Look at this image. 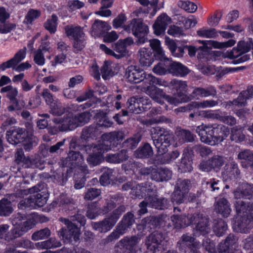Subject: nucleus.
<instances>
[{
	"mask_svg": "<svg viewBox=\"0 0 253 253\" xmlns=\"http://www.w3.org/2000/svg\"><path fill=\"white\" fill-rule=\"evenodd\" d=\"M84 159L80 153L72 151L69 153L68 157L65 160L60 162V165L63 167H67L71 169L77 167L79 169L83 171V173L79 177L80 179V180L78 179V175L75 177L74 187L76 189H81L84 185L85 181L84 174L86 173L87 167L85 165H82Z\"/></svg>",
	"mask_w": 253,
	"mask_h": 253,
	"instance_id": "nucleus-8",
	"label": "nucleus"
},
{
	"mask_svg": "<svg viewBox=\"0 0 253 253\" xmlns=\"http://www.w3.org/2000/svg\"><path fill=\"white\" fill-rule=\"evenodd\" d=\"M111 29V26L107 22L96 20L92 26L91 34L96 36H102Z\"/></svg>",
	"mask_w": 253,
	"mask_h": 253,
	"instance_id": "nucleus-34",
	"label": "nucleus"
},
{
	"mask_svg": "<svg viewBox=\"0 0 253 253\" xmlns=\"http://www.w3.org/2000/svg\"><path fill=\"white\" fill-rule=\"evenodd\" d=\"M126 17L125 14H119L113 21V26L115 29H118L123 26L126 21Z\"/></svg>",
	"mask_w": 253,
	"mask_h": 253,
	"instance_id": "nucleus-64",
	"label": "nucleus"
},
{
	"mask_svg": "<svg viewBox=\"0 0 253 253\" xmlns=\"http://www.w3.org/2000/svg\"><path fill=\"white\" fill-rule=\"evenodd\" d=\"M251 43H250V39L247 41H240L238 42L236 49L240 55V58L238 59L239 63H242L248 61L250 59V56L248 54H245L246 53L248 52L251 49Z\"/></svg>",
	"mask_w": 253,
	"mask_h": 253,
	"instance_id": "nucleus-32",
	"label": "nucleus"
},
{
	"mask_svg": "<svg viewBox=\"0 0 253 253\" xmlns=\"http://www.w3.org/2000/svg\"><path fill=\"white\" fill-rule=\"evenodd\" d=\"M134 221L133 215L131 213H127L124 216L122 222L117 226L116 230L108 237V240L112 241L119 238L121 235L126 233L127 229L133 224Z\"/></svg>",
	"mask_w": 253,
	"mask_h": 253,
	"instance_id": "nucleus-18",
	"label": "nucleus"
},
{
	"mask_svg": "<svg viewBox=\"0 0 253 253\" xmlns=\"http://www.w3.org/2000/svg\"><path fill=\"white\" fill-rule=\"evenodd\" d=\"M41 14V12L40 10L31 9L25 16L24 22L26 24H32L34 20L40 16Z\"/></svg>",
	"mask_w": 253,
	"mask_h": 253,
	"instance_id": "nucleus-50",
	"label": "nucleus"
},
{
	"mask_svg": "<svg viewBox=\"0 0 253 253\" xmlns=\"http://www.w3.org/2000/svg\"><path fill=\"white\" fill-rule=\"evenodd\" d=\"M163 235L161 233H154L149 235L146 240V245L147 249L153 253H156V251H159L164 245Z\"/></svg>",
	"mask_w": 253,
	"mask_h": 253,
	"instance_id": "nucleus-25",
	"label": "nucleus"
},
{
	"mask_svg": "<svg viewBox=\"0 0 253 253\" xmlns=\"http://www.w3.org/2000/svg\"><path fill=\"white\" fill-rule=\"evenodd\" d=\"M150 46L155 53V56L157 58H165V53L160 40L152 39L149 41Z\"/></svg>",
	"mask_w": 253,
	"mask_h": 253,
	"instance_id": "nucleus-41",
	"label": "nucleus"
},
{
	"mask_svg": "<svg viewBox=\"0 0 253 253\" xmlns=\"http://www.w3.org/2000/svg\"><path fill=\"white\" fill-rule=\"evenodd\" d=\"M181 245L182 247L187 246L190 248L193 252H195L197 249H198L201 246L199 242L195 240V239L188 235H184L182 238L181 241Z\"/></svg>",
	"mask_w": 253,
	"mask_h": 253,
	"instance_id": "nucleus-40",
	"label": "nucleus"
},
{
	"mask_svg": "<svg viewBox=\"0 0 253 253\" xmlns=\"http://www.w3.org/2000/svg\"><path fill=\"white\" fill-rule=\"evenodd\" d=\"M123 132H112L103 134L100 139L95 144L85 146V151L88 154L87 162L92 166L99 164L103 158V153L112 149V147L118 144V141L123 139Z\"/></svg>",
	"mask_w": 253,
	"mask_h": 253,
	"instance_id": "nucleus-2",
	"label": "nucleus"
},
{
	"mask_svg": "<svg viewBox=\"0 0 253 253\" xmlns=\"http://www.w3.org/2000/svg\"><path fill=\"white\" fill-rule=\"evenodd\" d=\"M152 154V149L148 144H145L143 146L139 147L134 152L135 156L139 158H148L151 156Z\"/></svg>",
	"mask_w": 253,
	"mask_h": 253,
	"instance_id": "nucleus-45",
	"label": "nucleus"
},
{
	"mask_svg": "<svg viewBox=\"0 0 253 253\" xmlns=\"http://www.w3.org/2000/svg\"><path fill=\"white\" fill-rule=\"evenodd\" d=\"M96 117L98 125L99 126L108 127H110L112 125V122H111L106 115L102 112L97 113Z\"/></svg>",
	"mask_w": 253,
	"mask_h": 253,
	"instance_id": "nucleus-53",
	"label": "nucleus"
},
{
	"mask_svg": "<svg viewBox=\"0 0 253 253\" xmlns=\"http://www.w3.org/2000/svg\"><path fill=\"white\" fill-rule=\"evenodd\" d=\"M198 36L205 38H214L218 36L217 33L214 29L202 28L197 31Z\"/></svg>",
	"mask_w": 253,
	"mask_h": 253,
	"instance_id": "nucleus-48",
	"label": "nucleus"
},
{
	"mask_svg": "<svg viewBox=\"0 0 253 253\" xmlns=\"http://www.w3.org/2000/svg\"><path fill=\"white\" fill-rule=\"evenodd\" d=\"M160 61L154 66L153 72L156 75L163 76L169 74L171 59L167 58H158Z\"/></svg>",
	"mask_w": 253,
	"mask_h": 253,
	"instance_id": "nucleus-31",
	"label": "nucleus"
},
{
	"mask_svg": "<svg viewBox=\"0 0 253 253\" xmlns=\"http://www.w3.org/2000/svg\"><path fill=\"white\" fill-rule=\"evenodd\" d=\"M227 228L226 223L222 219L219 220L213 227V231L217 236H222Z\"/></svg>",
	"mask_w": 253,
	"mask_h": 253,
	"instance_id": "nucleus-56",
	"label": "nucleus"
},
{
	"mask_svg": "<svg viewBox=\"0 0 253 253\" xmlns=\"http://www.w3.org/2000/svg\"><path fill=\"white\" fill-rule=\"evenodd\" d=\"M146 82H148L150 84V85L148 86L145 89V91L146 93V91L147 90L148 88L150 86H155V85H158L160 86H164V87H168L169 88L170 85V82H168V81L160 78H158L151 74H147L146 77Z\"/></svg>",
	"mask_w": 253,
	"mask_h": 253,
	"instance_id": "nucleus-38",
	"label": "nucleus"
},
{
	"mask_svg": "<svg viewBox=\"0 0 253 253\" xmlns=\"http://www.w3.org/2000/svg\"><path fill=\"white\" fill-rule=\"evenodd\" d=\"M243 128L240 126L234 127L231 130V139L236 142H240L245 139V135L243 133Z\"/></svg>",
	"mask_w": 253,
	"mask_h": 253,
	"instance_id": "nucleus-46",
	"label": "nucleus"
},
{
	"mask_svg": "<svg viewBox=\"0 0 253 253\" xmlns=\"http://www.w3.org/2000/svg\"><path fill=\"white\" fill-rule=\"evenodd\" d=\"M133 43V39L131 38H127L124 40H120L115 43L113 45L114 51L107 47L104 44L100 45V49L105 54L112 56L116 59H120L127 54V47Z\"/></svg>",
	"mask_w": 253,
	"mask_h": 253,
	"instance_id": "nucleus-11",
	"label": "nucleus"
},
{
	"mask_svg": "<svg viewBox=\"0 0 253 253\" xmlns=\"http://www.w3.org/2000/svg\"><path fill=\"white\" fill-rule=\"evenodd\" d=\"M123 28L125 31L128 33L131 32L135 37L138 38L140 43L145 42L144 38L148 32V27L140 19H133L128 24L124 25Z\"/></svg>",
	"mask_w": 253,
	"mask_h": 253,
	"instance_id": "nucleus-12",
	"label": "nucleus"
},
{
	"mask_svg": "<svg viewBox=\"0 0 253 253\" xmlns=\"http://www.w3.org/2000/svg\"><path fill=\"white\" fill-rule=\"evenodd\" d=\"M55 240L51 239L40 243L36 244L37 248L39 249H48L56 248L59 247L60 244L59 242H55Z\"/></svg>",
	"mask_w": 253,
	"mask_h": 253,
	"instance_id": "nucleus-60",
	"label": "nucleus"
},
{
	"mask_svg": "<svg viewBox=\"0 0 253 253\" xmlns=\"http://www.w3.org/2000/svg\"><path fill=\"white\" fill-rule=\"evenodd\" d=\"M189 72L188 68L182 64L172 61L171 60L169 74L179 77H183Z\"/></svg>",
	"mask_w": 253,
	"mask_h": 253,
	"instance_id": "nucleus-35",
	"label": "nucleus"
},
{
	"mask_svg": "<svg viewBox=\"0 0 253 253\" xmlns=\"http://www.w3.org/2000/svg\"><path fill=\"white\" fill-rule=\"evenodd\" d=\"M26 54V48L24 47L19 50L12 58L0 64V69L4 70L6 69L15 67L25 58Z\"/></svg>",
	"mask_w": 253,
	"mask_h": 253,
	"instance_id": "nucleus-30",
	"label": "nucleus"
},
{
	"mask_svg": "<svg viewBox=\"0 0 253 253\" xmlns=\"http://www.w3.org/2000/svg\"><path fill=\"white\" fill-rule=\"evenodd\" d=\"M127 110L123 111L124 116H127L129 112L138 114L140 113V106L137 104V99L135 97L130 98L127 102Z\"/></svg>",
	"mask_w": 253,
	"mask_h": 253,
	"instance_id": "nucleus-42",
	"label": "nucleus"
},
{
	"mask_svg": "<svg viewBox=\"0 0 253 253\" xmlns=\"http://www.w3.org/2000/svg\"><path fill=\"white\" fill-rule=\"evenodd\" d=\"M101 213V212L97 208L96 204L93 203L89 206L86 216L90 219H94Z\"/></svg>",
	"mask_w": 253,
	"mask_h": 253,
	"instance_id": "nucleus-61",
	"label": "nucleus"
},
{
	"mask_svg": "<svg viewBox=\"0 0 253 253\" xmlns=\"http://www.w3.org/2000/svg\"><path fill=\"white\" fill-rule=\"evenodd\" d=\"M139 62L143 67H150L154 59L151 50L148 48H141L139 51Z\"/></svg>",
	"mask_w": 253,
	"mask_h": 253,
	"instance_id": "nucleus-33",
	"label": "nucleus"
},
{
	"mask_svg": "<svg viewBox=\"0 0 253 253\" xmlns=\"http://www.w3.org/2000/svg\"><path fill=\"white\" fill-rule=\"evenodd\" d=\"M123 189L127 190L131 189V193L133 195H135L137 197L145 196L147 194L148 195L149 193H153V189L150 185L147 184H141V185H137L136 187L132 186V183L129 182L127 183L123 186Z\"/></svg>",
	"mask_w": 253,
	"mask_h": 253,
	"instance_id": "nucleus-27",
	"label": "nucleus"
},
{
	"mask_svg": "<svg viewBox=\"0 0 253 253\" xmlns=\"http://www.w3.org/2000/svg\"><path fill=\"white\" fill-rule=\"evenodd\" d=\"M57 17L55 15H52L51 18L48 19L44 24V27L50 33H54L56 30L57 26Z\"/></svg>",
	"mask_w": 253,
	"mask_h": 253,
	"instance_id": "nucleus-54",
	"label": "nucleus"
},
{
	"mask_svg": "<svg viewBox=\"0 0 253 253\" xmlns=\"http://www.w3.org/2000/svg\"><path fill=\"white\" fill-rule=\"evenodd\" d=\"M196 131L202 142L210 145H215L223 141L229 134V129L225 126H206L202 124L198 126Z\"/></svg>",
	"mask_w": 253,
	"mask_h": 253,
	"instance_id": "nucleus-4",
	"label": "nucleus"
},
{
	"mask_svg": "<svg viewBox=\"0 0 253 253\" xmlns=\"http://www.w3.org/2000/svg\"><path fill=\"white\" fill-rule=\"evenodd\" d=\"M61 220L64 223L67 229H62L59 232L60 236L62 237L65 242L77 241L79 239L80 231L79 228L72 223V221L77 220L81 225L84 226L85 224V218L84 215L78 213L76 216L71 217L70 220L65 218H62Z\"/></svg>",
	"mask_w": 253,
	"mask_h": 253,
	"instance_id": "nucleus-9",
	"label": "nucleus"
},
{
	"mask_svg": "<svg viewBox=\"0 0 253 253\" xmlns=\"http://www.w3.org/2000/svg\"><path fill=\"white\" fill-rule=\"evenodd\" d=\"M0 92H6L7 97L10 100L13 105L8 107L9 111H12L14 109L19 110L24 107L23 102H18L15 97L17 95L18 91L17 88L11 85H7L1 89Z\"/></svg>",
	"mask_w": 253,
	"mask_h": 253,
	"instance_id": "nucleus-24",
	"label": "nucleus"
},
{
	"mask_svg": "<svg viewBox=\"0 0 253 253\" xmlns=\"http://www.w3.org/2000/svg\"><path fill=\"white\" fill-rule=\"evenodd\" d=\"M90 117V113L87 112L75 115L69 112L63 118L58 117L53 120L55 126L53 130H51V132L52 134H55L59 131L73 130L78 126L87 123Z\"/></svg>",
	"mask_w": 253,
	"mask_h": 253,
	"instance_id": "nucleus-5",
	"label": "nucleus"
},
{
	"mask_svg": "<svg viewBox=\"0 0 253 253\" xmlns=\"http://www.w3.org/2000/svg\"><path fill=\"white\" fill-rule=\"evenodd\" d=\"M67 36L74 40V47L76 51L82 50L84 46V34L81 28L73 25L67 26L65 28Z\"/></svg>",
	"mask_w": 253,
	"mask_h": 253,
	"instance_id": "nucleus-15",
	"label": "nucleus"
},
{
	"mask_svg": "<svg viewBox=\"0 0 253 253\" xmlns=\"http://www.w3.org/2000/svg\"><path fill=\"white\" fill-rule=\"evenodd\" d=\"M150 4L153 8L150 14L154 16L159 9L164 7V0H150Z\"/></svg>",
	"mask_w": 253,
	"mask_h": 253,
	"instance_id": "nucleus-62",
	"label": "nucleus"
},
{
	"mask_svg": "<svg viewBox=\"0 0 253 253\" xmlns=\"http://www.w3.org/2000/svg\"><path fill=\"white\" fill-rule=\"evenodd\" d=\"M217 104V103L212 100H205L202 102H194L188 104L187 106L181 107L176 108L174 112L178 113L179 112H185L187 110H190L194 108H204L208 107H212Z\"/></svg>",
	"mask_w": 253,
	"mask_h": 253,
	"instance_id": "nucleus-29",
	"label": "nucleus"
},
{
	"mask_svg": "<svg viewBox=\"0 0 253 253\" xmlns=\"http://www.w3.org/2000/svg\"><path fill=\"white\" fill-rule=\"evenodd\" d=\"M43 52L41 49H38L34 52V61L39 66H43L45 64V59Z\"/></svg>",
	"mask_w": 253,
	"mask_h": 253,
	"instance_id": "nucleus-59",
	"label": "nucleus"
},
{
	"mask_svg": "<svg viewBox=\"0 0 253 253\" xmlns=\"http://www.w3.org/2000/svg\"><path fill=\"white\" fill-rule=\"evenodd\" d=\"M152 195H153V193L152 195L150 194L149 197H146L145 201L140 204L139 214H143L147 212L146 206L159 210H163L168 207L167 199L164 198L158 199L155 196H152Z\"/></svg>",
	"mask_w": 253,
	"mask_h": 253,
	"instance_id": "nucleus-17",
	"label": "nucleus"
},
{
	"mask_svg": "<svg viewBox=\"0 0 253 253\" xmlns=\"http://www.w3.org/2000/svg\"><path fill=\"white\" fill-rule=\"evenodd\" d=\"M215 210L224 217H227L231 212L229 204L224 198L219 199L216 201Z\"/></svg>",
	"mask_w": 253,
	"mask_h": 253,
	"instance_id": "nucleus-36",
	"label": "nucleus"
},
{
	"mask_svg": "<svg viewBox=\"0 0 253 253\" xmlns=\"http://www.w3.org/2000/svg\"><path fill=\"white\" fill-rule=\"evenodd\" d=\"M101 74L102 78L105 80L108 79L109 77L113 75L114 73L112 70V65L110 62L106 61L104 62V64L101 69Z\"/></svg>",
	"mask_w": 253,
	"mask_h": 253,
	"instance_id": "nucleus-57",
	"label": "nucleus"
},
{
	"mask_svg": "<svg viewBox=\"0 0 253 253\" xmlns=\"http://www.w3.org/2000/svg\"><path fill=\"white\" fill-rule=\"evenodd\" d=\"M13 209L10 201L3 199L0 201V215L7 216L12 213Z\"/></svg>",
	"mask_w": 253,
	"mask_h": 253,
	"instance_id": "nucleus-47",
	"label": "nucleus"
},
{
	"mask_svg": "<svg viewBox=\"0 0 253 253\" xmlns=\"http://www.w3.org/2000/svg\"><path fill=\"white\" fill-rule=\"evenodd\" d=\"M239 159L245 160L248 165L253 167V153L250 150H246L239 153Z\"/></svg>",
	"mask_w": 253,
	"mask_h": 253,
	"instance_id": "nucleus-52",
	"label": "nucleus"
},
{
	"mask_svg": "<svg viewBox=\"0 0 253 253\" xmlns=\"http://www.w3.org/2000/svg\"><path fill=\"white\" fill-rule=\"evenodd\" d=\"M190 181L187 179H179L176 183L175 190L172 196V202L180 204L184 202L188 193Z\"/></svg>",
	"mask_w": 253,
	"mask_h": 253,
	"instance_id": "nucleus-19",
	"label": "nucleus"
},
{
	"mask_svg": "<svg viewBox=\"0 0 253 253\" xmlns=\"http://www.w3.org/2000/svg\"><path fill=\"white\" fill-rule=\"evenodd\" d=\"M137 104L140 106V112L146 111L151 107V101L147 97L136 98Z\"/></svg>",
	"mask_w": 253,
	"mask_h": 253,
	"instance_id": "nucleus-63",
	"label": "nucleus"
},
{
	"mask_svg": "<svg viewBox=\"0 0 253 253\" xmlns=\"http://www.w3.org/2000/svg\"><path fill=\"white\" fill-rule=\"evenodd\" d=\"M159 130L158 136L157 138L155 137L153 142L160 154H163L168 151V147L170 145L171 136L169 131L164 128L157 127L156 130Z\"/></svg>",
	"mask_w": 253,
	"mask_h": 253,
	"instance_id": "nucleus-16",
	"label": "nucleus"
},
{
	"mask_svg": "<svg viewBox=\"0 0 253 253\" xmlns=\"http://www.w3.org/2000/svg\"><path fill=\"white\" fill-rule=\"evenodd\" d=\"M137 243L138 238L136 237L125 238L115 247V253H135L137 249Z\"/></svg>",
	"mask_w": 253,
	"mask_h": 253,
	"instance_id": "nucleus-20",
	"label": "nucleus"
},
{
	"mask_svg": "<svg viewBox=\"0 0 253 253\" xmlns=\"http://www.w3.org/2000/svg\"><path fill=\"white\" fill-rule=\"evenodd\" d=\"M175 139L178 142L176 143V145L181 144L185 141H192L194 140V136L191 133L186 130H180L176 132Z\"/></svg>",
	"mask_w": 253,
	"mask_h": 253,
	"instance_id": "nucleus-43",
	"label": "nucleus"
},
{
	"mask_svg": "<svg viewBox=\"0 0 253 253\" xmlns=\"http://www.w3.org/2000/svg\"><path fill=\"white\" fill-rule=\"evenodd\" d=\"M172 225L175 228H180L191 224H196V232H200L201 234H205L210 231L208 226V219L203 214H196L190 217L185 216L173 215L171 217Z\"/></svg>",
	"mask_w": 253,
	"mask_h": 253,
	"instance_id": "nucleus-7",
	"label": "nucleus"
},
{
	"mask_svg": "<svg viewBox=\"0 0 253 253\" xmlns=\"http://www.w3.org/2000/svg\"><path fill=\"white\" fill-rule=\"evenodd\" d=\"M25 130L19 127H13L7 132V139L9 143L14 145L21 142H23L26 150H30L37 144V138L32 134L27 135Z\"/></svg>",
	"mask_w": 253,
	"mask_h": 253,
	"instance_id": "nucleus-10",
	"label": "nucleus"
},
{
	"mask_svg": "<svg viewBox=\"0 0 253 253\" xmlns=\"http://www.w3.org/2000/svg\"><path fill=\"white\" fill-rule=\"evenodd\" d=\"M169 88L175 91L176 93L173 96L168 95L162 89L154 86H150L146 91V94L153 100L160 104L165 99L169 104L176 106L190 100L189 97L185 94L187 90V84L185 81L173 79L170 82Z\"/></svg>",
	"mask_w": 253,
	"mask_h": 253,
	"instance_id": "nucleus-3",
	"label": "nucleus"
},
{
	"mask_svg": "<svg viewBox=\"0 0 253 253\" xmlns=\"http://www.w3.org/2000/svg\"><path fill=\"white\" fill-rule=\"evenodd\" d=\"M234 204L237 215L233 224L236 232L246 233L253 222V202L247 207L243 199H250L253 195V187L247 183L240 184L233 192Z\"/></svg>",
	"mask_w": 253,
	"mask_h": 253,
	"instance_id": "nucleus-1",
	"label": "nucleus"
},
{
	"mask_svg": "<svg viewBox=\"0 0 253 253\" xmlns=\"http://www.w3.org/2000/svg\"><path fill=\"white\" fill-rule=\"evenodd\" d=\"M15 161L18 165H21L25 168H37L40 169L43 168V163L37 162V159L34 160L31 158H26L24 156L23 151L22 149L18 150L15 155Z\"/></svg>",
	"mask_w": 253,
	"mask_h": 253,
	"instance_id": "nucleus-23",
	"label": "nucleus"
},
{
	"mask_svg": "<svg viewBox=\"0 0 253 253\" xmlns=\"http://www.w3.org/2000/svg\"><path fill=\"white\" fill-rule=\"evenodd\" d=\"M224 162V158L221 156H214L206 161H203L200 164V169L204 171H209L213 169L216 171L219 169Z\"/></svg>",
	"mask_w": 253,
	"mask_h": 253,
	"instance_id": "nucleus-26",
	"label": "nucleus"
},
{
	"mask_svg": "<svg viewBox=\"0 0 253 253\" xmlns=\"http://www.w3.org/2000/svg\"><path fill=\"white\" fill-rule=\"evenodd\" d=\"M122 98L121 95H118L116 96H109L106 101V105L109 108H115L117 110L121 108L120 103L119 102V100Z\"/></svg>",
	"mask_w": 253,
	"mask_h": 253,
	"instance_id": "nucleus-55",
	"label": "nucleus"
},
{
	"mask_svg": "<svg viewBox=\"0 0 253 253\" xmlns=\"http://www.w3.org/2000/svg\"><path fill=\"white\" fill-rule=\"evenodd\" d=\"M47 195L45 192L31 195L27 198L21 200L18 207L21 209L26 208L36 209L44 206L47 202Z\"/></svg>",
	"mask_w": 253,
	"mask_h": 253,
	"instance_id": "nucleus-14",
	"label": "nucleus"
},
{
	"mask_svg": "<svg viewBox=\"0 0 253 253\" xmlns=\"http://www.w3.org/2000/svg\"><path fill=\"white\" fill-rule=\"evenodd\" d=\"M171 22V19L166 13L161 14L153 26L154 33L157 36L164 34L167 26Z\"/></svg>",
	"mask_w": 253,
	"mask_h": 253,
	"instance_id": "nucleus-28",
	"label": "nucleus"
},
{
	"mask_svg": "<svg viewBox=\"0 0 253 253\" xmlns=\"http://www.w3.org/2000/svg\"><path fill=\"white\" fill-rule=\"evenodd\" d=\"M183 156L181 162L177 166L178 170L180 172H190L192 169L191 160L185 151Z\"/></svg>",
	"mask_w": 253,
	"mask_h": 253,
	"instance_id": "nucleus-39",
	"label": "nucleus"
},
{
	"mask_svg": "<svg viewBox=\"0 0 253 253\" xmlns=\"http://www.w3.org/2000/svg\"><path fill=\"white\" fill-rule=\"evenodd\" d=\"M239 174V171L237 165L235 162L231 161L226 165L225 170L223 172V175L227 176L230 178L232 176L238 175Z\"/></svg>",
	"mask_w": 253,
	"mask_h": 253,
	"instance_id": "nucleus-44",
	"label": "nucleus"
},
{
	"mask_svg": "<svg viewBox=\"0 0 253 253\" xmlns=\"http://www.w3.org/2000/svg\"><path fill=\"white\" fill-rule=\"evenodd\" d=\"M17 216L12 221V224L15 226L11 232L12 235H6V232L9 227L8 225L2 224L0 225V240L4 239L5 240L9 241L17 238L33 228L36 223L37 215L35 214L30 215L28 220L23 223L19 222L21 221V218H22L21 214H18Z\"/></svg>",
	"mask_w": 253,
	"mask_h": 253,
	"instance_id": "nucleus-6",
	"label": "nucleus"
},
{
	"mask_svg": "<svg viewBox=\"0 0 253 253\" xmlns=\"http://www.w3.org/2000/svg\"><path fill=\"white\" fill-rule=\"evenodd\" d=\"M178 6L189 13H194L197 9V6L193 2L188 0H180Z\"/></svg>",
	"mask_w": 253,
	"mask_h": 253,
	"instance_id": "nucleus-49",
	"label": "nucleus"
},
{
	"mask_svg": "<svg viewBox=\"0 0 253 253\" xmlns=\"http://www.w3.org/2000/svg\"><path fill=\"white\" fill-rule=\"evenodd\" d=\"M49 106L50 112L53 115L60 116L64 112V108L62 107L61 103L57 99L55 100V101L51 104Z\"/></svg>",
	"mask_w": 253,
	"mask_h": 253,
	"instance_id": "nucleus-51",
	"label": "nucleus"
},
{
	"mask_svg": "<svg viewBox=\"0 0 253 253\" xmlns=\"http://www.w3.org/2000/svg\"><path fill=\"white\" fill-rule=\"evenodd\" d=\"M252 97H253V86L241 92L237 98L233 101L226 102L225 108L234 111L236 107H239L245 105L247 100Z\"/></svg>",
	"mask_w": 253,
	"mask_h": 253,
	"instance_id": "nucleus-22",
	"label": "nucleus"
},
{
	"mask_svg": "<svg viewBox=\"0 0 253 253\" xmlns=\"http://www.w3.org/2000/svg\"><path fill=\"white\" fill-rule=\"evenodd\" d=\"M125 211L124 206L120 207L113 211V214L108 218H106L102 222H92L93 228L100 232H106L110 230L115 224L120 216Z\"/></svg>",
	"mask_w": 253,
	"mask_h": 253,
	"instance_id": "nucleus-13",
	"label": "nucleus"
},
{
	"mask_svg": "<svg viewBox=\"0 0 253 253\" xmlns=\"http://www.w3.org/2000/svg\"><path fill=\"white\" fill-rule=\"evenodd\" d=\"M147 76L143 70L135 66L128 67L126 72V79L131 83H139L144 79L146 81Z\"/></svg>",
	"mask_w": 253,
	"mask_h": 253,
	"instance_id": "nucleus-21",
	"label": "nucleus"
},
{
	"mask_svg": "<svg viewBox=\"0 0 253 253\" xmlns=\"http://www.w3.org/2000/svg\"><path fill=\"white\" fill-rule=\"evenodd\" d=\"M22 184L17 183L16 186V194L21 197H24V195H28V194H34L36 192L40 191V187L43 186L42 184H39L37 186H34L29 189H25L24 186H21Z\"/></svg>",
	"mask_w": 253,
	"mask_h": 253,
	"instance_id": "nucleus-37",
	"label": "nucleus"
},
{
	"mask_svg": "<svg viewBox=\"0 0 253 253\" xmlns=\"http://www.w3.org/2000/svg\"><path fill=\"white\" fill-rule=\"evenodd\" d=\"M50 234V230L48 228H44L35 232L32 238L33 240L38 241L47 238Z\"/></svg>",
	"mask_w": 253,
	"mask_h": 253,
	"instance_id": "nucleus-58",
	"label": "nucleus"
}]
</instances>
